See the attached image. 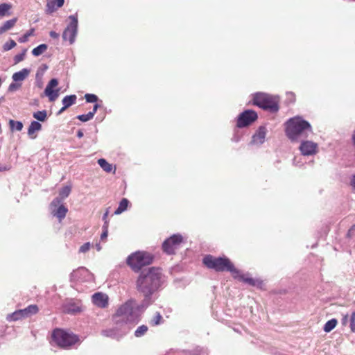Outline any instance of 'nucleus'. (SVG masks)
<instances>
[{"mask_svg": "<svg viewBox=\"0 0 355 355\" xmlns=\"http://www.w3.org/2000/svg\"><path fill=\"white\" fill-rule=\"evenodd\" d=\"M149 304L150 302L145 300L141 304L137 303L134 300L127 301L119 307L113 315L114 323H123L132 328L139 322L141 314Z\"/></svg>", "mask_w": 355, "mask_h": 355, "instance_id": "obj_1", "label": "nucleus"}, {"mask_svg": "<svg viewBox=\"0 0 355 355\" xmlns=\"http://www.w3.org/2000/svg\"><path fill=\"white\" fill-rule=\"evenodd\" d=\"M162 274L158 268H150L143 270L137 280V288L145 295V301L149 302L150 295L163 282Z\"/></svg>", "mask_w": 355, "mask_h": 355, "instance_id": "obj_2", "label": "nucleus"}, {"mask_svg": "<svg viewBox=\"0 0 355 355\" xmlns=\"http://www.w3.org/2000/svg\"><path fill=\"white\" fill-rule=\"evenodd\" d=\"M312 132L311 124L301 116H295L286 122V133L292 141H296L300 137H307Z\"/></svg>", "mask_w": 355, "mask_h": 355, "instance_id": "obj_3", "label": "nucleus"}, {"mask_svg": "<svg viewBox=\"0 0 355 355\" xmlns=\"http://www.w3.org/2000/svg\"><path fill=\"white\" fill-rule=\"evenodd\" d=\"M203 263L209 268L214 269L217 272L228 271L232 276L239 273L230 260L226 257H214L211 255H207L203 259Z\"/></svg>", "mask_w": 355, "mask_h": 355, "instance_id": "obj_4", "label": "nucleus"}, {"mask_svg": "<svg viewBox=\"0 0 355 355\" xmlns=\"http://www.w3.org/2000/svg\"><path fill=\"white\" fill-rule=\"evenodd\" d=\"M278 98L266 93H256L253 96V103L259 107L275 112L279 110Z\"/></svg>", "mask_w": 355, "mask_h": 355, "instance_id": "obj_5", "label": "nucleus"}, {"mask_svg": "<svg viewBox=\"0 0 355 355\" xmlns=\"http://www.w3.org/2000/svg\"><path fill=\"white\" fill-rule=\"evenodd\" d=\"M153 259V257L150 253L137 252L128 257L127 263L134 271L138 272L142 267L150 264Z\"/></svg>", "mask_w": 355, "mask_h": 355, "instance_id": "obj_6", "label": "nucleus"}, {"mask_svg": "<svg viewBox=\"0 0 355 355\" xmlns=\"http://www.w3.org/2000/svg\"><path fill=\"white\" fill-rule=\"evenodd\" d=\"M53 341L59 347L67 349L78 342V337L62 329H55L52 334Z\"/></svg>", "mask_w": 355, "mask_h": 355, "instance_id": "obj_7", "label": "nucleus"}, {"mask_svg": "<svg viewBox=\"0 0 355 355\" xmlns=\"http://www.w3.org/2000/svg\"><path fill=\"white\" fill-rule=\"evenodd\" d=\"M114 324L115 326L112 328L102 330L101 335L105 337L120 340L131 329V327L125 325L123 323Z\"/></svg>", "mask_w": 355, "mask_h": 355, "instance_id": "obj_8", "label": "nucleus"}, {"mask_svg": "<svg viewBox=\"0 0 355 355\" xmlns=\"http://www.w3.org/2000/svg\"><path fill=\"white\" fill-rule=\"evenodd\" d=\"M70 23L64 29L62 33V38L64 41H69L70 44L74 43L78 33V16L77 14L69 17Z\"/></svg>", "mask_w": 355, "mask_h": 355, "instance_id": "obj_9", "label": "nucleus"}, {"mask_svg": "<svg viewBox=\"0 0 355 355\" xmlns=\"http://www.w3.org/2000/svg\"><path fill=\"white\" fill-rule=\"evenodd\" d=\"M182 242L183 237L181 234H173L164 241L162 244V249L168 254H173L180 247Z\"/></svg>", "mask_w": 355, "mask_h": 355, "instance_id": "obj_10", "label": "nucleus"}, {"mask_svg": "<svg viewBox=\"0 0 355 355\" xmlns=\"http://www.w3.org/2000/svg\"><path fill=\"white\" fill-rule=\"evenodd\" d=\"M50 207L52 215L57 217L60 222L65 218L68 209L62 205V199L55 198L51 202Z\"/></svg>", "mask_w": 355, "mask_h": 355, "instance_id": "obj_11", "label": "nucleus"}, {"mask_svg": "<svg viewBox=\"0 0 355 355\" xmlns=\"http://www.w3.org/2000/svg\"><path fill=\"white\" fill-rule=\"evenodd\" d=\"M257 119V114L255 112L248 110L241 113L237 119L236 126L238 128H244L250 125Z\"/></svg>", "mask_w": 355, "mask_h": 355, "instance_id": "obj_12", "label": "nucleus"}, {"mask_svg": "<svg viewBox=\"0 0 355 355\" xmlns=\"http://www.w3.org/2000/svg\"><path fill=\"white\" fill-rule=\"evenodd\" d=\"M299 150L304 156L314 155L318 152V145L312 141L302 140L299 146Z\"/></svg>", "mask_w": 355, "mask_h": 355, "instance_id": "obj_13", "label": "nucleus"}, {"mask_svg": "<svg viewBox=\"0 0 355 355\" xmlns=\"http://www.w3.org/2000/svg\"><path fill=\"white\" fill-rule=\"evenodd\" d=\"M58 85V80L53 78L49 82L44 89V94L49 98L51 102L55 101L59 96L60 89H54Z\"/></svg>", "mask_w": 355, "mask_h": 355, "instance_id": "obj_14", "label": "nucleus"}, {"mask_svg": "<svg viewBox=\"0 0 355 355\" xmlns=\"http://www.w3.org/2000/svg\"><path fill=\"white\" fill-rule=\"evenodd\" d=\"M234 279H237L241 282H243L247 284H249L252 286H255L257 288H261L263 285L262 280L259 279H254L250 277L249 274H243L240 270L239 273L236 276H232Z\"/></svg>", "mask_w": 355, "mask_h": 355, "instance_id": "obj_15", "label": "nucleus"}, {"mask_svg": "<svg viewBox=\"0 0 355 355\" xmlns=\"http://www.w3.org/2000/svg\"><path fill=\"white\" fill-rule=\"evenodd\" d=\"M267 134V129L264 126H260L252 135L250 144L259 146L264 143Z\"/></svg>", "mask_w": 355, "mask_h": 355, "instance_id": "obj_16", "label": "nucleus"}, {"mask_svg": "<svg viewBox=\"0 0 355 355\" xmlns=\"http://www.w3.org/2000/svg\"><path fill=\"white\" fill-rule=\"evenodd\" d=\"M71 278L80 281L89 280L92 278V275L87 268L82 267L73 270L71 274Z\"/></svg>", "mask_w": 355, "mask_h": 355, "instance_id": "obj_17", "label": "nucleus"}, {"mask_svg": "<svg viewBox=\"0 0 355 355\" xmlns=\"http://www.w3.org/2000/svg\"><path fill=\"white\" fill-rule=\"evenodd\" d=\"M92 302L97 306L105 308L108 304V297L105 294L96 293L92 295Z\"/></svg>", "mask_w": 355, "mask_h": 355, "instance_id": "obj_18", "label": "nucleus"}, {"mask_svg": "<svg viewBox=\"0 0 355 355\" xmlns=\"http://www.w3.org/2000/svg\"><path fill=\"white\" fill-rule=\"evenodd\" d=\"M80 311L81 308L78 302L70 301L63 305V311L67 313L73 314Z\"/></svg>", "mask_w": 355, "mask_h": 355, "instance_id": "obj_19", "label": "nucleus"}, {"mask_svg": "<svg viewBox=\"0 0 355 355\" xmlns=\"http://www.w3.org/2000/svg\"><path fill=\"white\" fill-rule=\"evenodd\" d=\"M42 129V125L38 122L33 121L31 123L28 128V135L31 139H35L37 135L35 134L36 132Z\"/></svg>", "mask_w": 355, "mask_h": 355, "instance_id": "obj_20", "label": "nucleus"}, {"mask_svg": "<svg viewBox=\"0 0 355 355\" xmlns=\"http://www.w3.org/2000/svg\"><path fill=\"white\" fill-rule=\"evenodd\" d=\"M29 69H23L21 71L13 73L12 78L15 82L23 81L29 75Z\"/></svg>", "mask_w": 355, "mask_h": 355, "instance_id": "obj_21", "label": "nucleus"}, {"mask_svg": "<svg viewBox=\"0 0 355 355\" xmlns=\"http://www.w3.org/2000/svg\"><path fill=\"white\" fill-rule=\"evenodd\" d=\"M98 164L105 172L110 173L113 171V173H115L116 168L114 167L112 164H109L105 159H99L98 160Z\"/></svg>", "mask_w": 355, "mask_h": 355, "instance_id": "obj_22", "label": "nucleus"}, {"mask_svg": "<svg viewBox=\"0 0 355 355\" xmlns=\"http://www.w3.org/2000/svg\"><path fill=\"white\" fill-rule=\"evenodd\" d=\"M77 96L75 94L66 96L63 98L62 103L64 108H68L76 102Z\"/></svg>", "mask_w": 355, "mask_h": 355, "instance_id": "obj_23", "label": "nucleus"}, {"mask_svg": "<svg viewBox=\"0 0 355 355\" xmlns=\"http://www.w3.org/2000/svg\"><path fill=\"white\" fill-rule=\"evenodd\" d=\"M38 307L36 305H30L26 308L21 309L24 315L26 318L30 317L38 312Z\"/></svg>", "mask_w": 355, "mask_h": 355, "instance_id": "obj_24", "label": "nucleus"}, {"mask_svg": "<svg viewBox=\"0 0 355 355\" xmlns=\"http://www.w3.org/2000/svg\"><path fill=\"white\" fill-rule=\"evenodd\" d=\"M17 22V19L13 18L12 19L6 21L1 27H0V34L4 33L6 31L12 28Z\"/></svg>", "mask_w": 355, "mask_h": 355, "instance_id": "obj_25", "label": "nucleus"}, {"mask_svg": "<svg viewBox=\"0 0 355 355\" xmlns=\"http://www.w3.org/2000/svg\"><path fill=\"white\" fill-rule=\"evenodd\" d=\"M128 204H129V201L126 198H123L121 200V202L119 205V207L115 210L114 214H116V215L121 214L122 212L125 211L128 208Z\"/></svg>", "mask_w": 355, "mask_h": 355, "instance_id": "obj_26", "label": "nucleus"}, {"mask_svg": "<svg viewBox=\"0 0 355 355\" xmlns=\"http://www.w3.org/2000/svg\"><path fill=\"white\" fill-rule=\"evenodd\" d=\"M48 46L45 44H42L34 48L32 51V53L34 56H39L42 54L46 49Z\"/></svg>", "mask_w": 355, "mask_h": 355, "instance_id": "obj_27", "label": "nucleus"}, {"mask_svg": "<svg viewBox=\"0 0 355 355\" xmlns=\"http://www.w3.org/2000/svg\"><path fill=\"white\" fill-rule=\"evenodd\" d=\"M33 116L35 119L44 122L47 118V112L46 110L37 111L33 114Z\"/></svg>", "mask_w": 355, "mask_h": 355, "instance_id": "obj_28", "label": "nucleus"}, {"mask_svg": "<svg viewBox=\"0 0 355 355\" xmlns=\"http://www.w3.org/2000/svg\"><path fill=\"white\" fill-rule=\"evenodd\" d=\"M336 324L337 320L336 319H331L325 323L323 329L327 333L330 332L336 327Z\"/></svg>", "mask_w": 355, "mask_h": 355, "instance_id": "obj_29", "label": "nucleus"}, {"mask_svg": "<svg viewBox=\"0 0 355 355\" xmlns=\"http://www.w3.org/2000/svg\"><path fill=\"white\" fill-rule=\"evenodd\" d=\"M148 327L146 325H141L137 328V329L135 331V336L137 338H140L143 336H144L146 332L148 331Z\"/></svg>", "mask_w": 355, "mask_h": 355, "instance_id": "obj_30", "label": "nucleus"}, {"mask_svg": "<svg viewBox=\"0 0 355 355\" xmlns=\"http://www.w3.org/2000/svg\"><path fill=\"white\" fill-rule=\"evenodd\" d=\"M9 125L11 130H16L17 131H21L23 128V123L21 121H16L12 119L9 121Z\"/></svg>", "mask_w": 355, "mask_h": 355, "instance_id": "obj_31", "label": "nucleus"}, {"mask_svg": "<svg viewBox=\"0 0 355 355\" xmlns=\"http://www.w3.org/2000/svg\"><path fill=\"white\" fill-rule=\"evenodd\" d=\"M71 193V187L70 186H65L59 192V197L60 199H62V201L69 196V195Z\"/></svg>", "mask_w": 355, "mask_h": 355, "instance_id": "obj_32", "label": "nucleus"}, {"mask_svg": "<svg viewBox=\"0 0 355 355\" xmlns=\"http://www.w3.org/2000/svg\"><path fill=\"white\" fill-rule=\"evenodd\" d=\"M35 29L31 28L28 32H26L23 36L19 38L18 41L20 43H24L28 41V39L30 36L34 34Z\"/></svg>", "mask_w": 355, "mask_h": 355, "instance_id": "obj_33", "label": "nucleus"}, {"mask_svg": "<svg viewBox=\"0 0 355 355\" xmlns=\"http://www.w3.org/2000/svg\"><path fill=\"white\" fill-rule=\"evenodd\" d=\"M11 8V6L8 3L0 4V16H4L6 13Z\"/></svg>", "mask_w": 355, "mask_h": 355, "instance_id": "obj_34", "label": "nucleus"}, {"mask_svg": "<svg viewBox=\"0 0 355 355\" xmlns=\"http://www.w3.org/2000/svg\"><path fill=\"white\" fill-rule=\"evenodd\" d=\"M16 45L17 44L13 40H10L4 44L3 49L5 51H7L14 48Z\"/></svg>", "mask_w": 355, "mask_h": 355, "instance_id": "obj_35", "label": "nucleus"}, {"mask_svg": "<svg viewBox=\"0 0 355 355\" xmlns=\"http://www.w3.org/2000/svg\"><path fill=\"white\" fill-rule=\"evenodd\" d=\"M108 227L107 226V223H104L103 227H102V229H103V232L101 235V241H105L106 240L107 237V235H108Z\"/></svg>", "mask_w": 355, "mask_h": 355, "instance_id": "obj_36", "label": "nucleus"}, {"mask_svg": "<svg viewBox=\"0 0 355 355\" xmlns=\"http://www.w3.org/2000/svg\"><path fill=\"white\" fill-rule=\"evenodd\" d=\"M85 98L87 103H95L98 101V97L95 94H87L85 95Z\"/></svg>", "mask_w": 355, "mask_h": 355, "instance_id": "obj_37", "label": "nucleus"}, {"mask_svg": "<svg viewBox=\"0 0 355 355\" xmlns=\"http://www.w3.org/2000/svg\"><path fill=\"white\" fill-rule=\"evenodd\" d=\"M77 119L83 122H87V121L91 120L92 119H93V116H92L91 113L88 112L86 114L78 115L77 116Z\"/></svg>", "mask_w": 355, "mask_h": 355, "instance_id": "obj_38", "label": "nucleus"}, {"mask_svg": "<svg viewBox=\"0 0 355 355\" xmlns=\"http://www.w3.org/2000/svg\"><path fill=\"white\" fill-rule=\"evenodd\" d=\"M26 52V49H24L21 53L17 54L14 57L15 63L17 64V63L21 62L25 58Z\"/></svg>", "mask_w": 355, "mask_h": 355, "instance_id": "obj_39", "label": "nucleus"}, {"mask_svg": "<svg viewBox=\"0 0 355 355\" xmlns=\"http://www.w3.org/2000/svg\"><path fill=\"white\" fill-rule=\"evenodd\" d=\"M53 0L49 1L46 4V11L49 13L53 12L57 8Z\"/></svg>", "mask_w": 355, "mask_h": 355, "instance_id": "obj_40", "label": "nucleus"}, {"mask_svg": "<svg viewBox=\"0 0 355 355\" xmlns=\"http://www.w3.org/2000/svg\"><path fill=\"white\" fill-rule=\"evenodd\" d=\"M91 243L89 242H87L82 245L79 248L80 253H85L88 252L91 248Z\"/></svg>", "mask_w": 355, "mask_h": 355, "instance_id": "obj_41", "label": "nucleus"}, {"mask_svg": "<svg viewBox=\"0 0 355 355\" xmlns=\"http://www.w3.org/2000/svg\"><path fill=\"white\" fill-rule=\"evenodd\" d=\"M349 327L352 332L355 333V312H353L349 317Z\"/></svg>", "mask_w": 355, "mask_h": 355, "instance_id": "obj_42", "label": "nucleus"}, {"mask_svg": "<svg viewBox=\"0 0 355 355\" xmlns=\"http://www.w3.org/2000/svg\"><path fill=\"white\" fill-rule=\"evenodd\" d=\"M162 319V315L159 313H157L154 318L151 320L150 323L153 325H158L161 323V320Z\"/></svg>", "mask_w": 355, "mask_h": 355, "instance_id": "obj_43", "label": "nucleus"}, {"mask_svg": "<svg viewBox=\"0 0 355 355\" xmlns=\"http://www.w3.org/2000/svg\"><path fill=\"white\" fill-rule=\"evenodd\" d=\"M7 319L9 321H15V320H20L21 318L19 317V315L17 314V311H16L14 313H12V314L8 315L7 317Z\"/></svg>", "mask_w": 355, "mask_h": 355, "instance_id": "obj_44", "label": "nucleus"}, {"mask_svg": "<svg viewBox=\"0 0 355 355\" xmlns=\"http://www.w3.org/2000/svg\"><path fill=\"white\" fill-rule=\"evenodd\" d=\"M21 87L20 84L16 83H12L8 87V90L10 92H14L18 89Z\"/></svg>", "mask_w": 355, "mask_h": 355, "instance_id": "obj_45", "label": "nucleus"}, {"mask_svg": "<svg viewBox=\"0 0 355 355\" xmlns=\"http://www.w3.org/2000/svg\"><path fill=\"white\" fill-rule=\"evenodd\" d=\"M300 158H298L297 157H295L294 159H293V164L296 166H302V163L300 161Z\"/></svg>", "mask_w": 355, "mask_h": 355, "instance_id": "obj_46", "label": "nucleus"}, {"mask_svg": "<svg viewBox=\"0 0 355 355\" xmlns=\"http://www.w3.org/2000/svg\"><path fill=\"white\" fill-rule=\"evenodd\" d=\"M108 214H109V209H107L103 216V220L104 223H107V226H109V220H107Z\"/></svg>", "mask_w": 355, "mask_h": 355, "instance_id": "obj_47", "label": "nucleus"}, {"mask_svg": "<svg viewBox=\"0 0 355 355\" xmlns=\"http://www.w3.org/2000/svg\"><path fill=\"white\" fill-rule=\"evenodd\" d=\"M54 3L56 5V8H60L64 4V0H53Z\"/></svg>", "mask_w": 355, "mask_h": 355, "instance_id": "obj_48", "label": "nucleus"}, {"mask_svg": "<svg viewBox=\"0 0 355 355\" xmlns=\"http://www.w3.org/2000/svg\"><path fill=\"white\" fill-rule=\"evenodd\" d=\"M287 98L292 103L295 101V94L293 92H288Z\"/></svg>", "mask_w": 355, "mask_h": 355, "instance_id": "obj_49", "label": "nucleus"}, {"mask_svg": "<svg viewBox=\"0 0 355 355\" xmlns=\"http://www.w3.org/2000/svg\"><path fill=\"white\" fill-rule=\"evenodd\" d=\"M98 104H95L94 105V107L92 109V111H90L89 112V113L92 114V116L94 117V114H96L97 110H98Z\"/></svg>", "mask_w": 355, "mask_h": 355, "instance_id": "obj_50", "label": "nucleus"}, {"mask_svg": "<svg viewBox=\"0 0 355 355\" xmlns=\"http://www.w3.org/2000/svg\"><path fill=\"white\" fill-rule=\"evenodd\" d=\"M98 104H95L94 105V107L92 109V111H90L89 112V113L92 114V116L94 117V114H96L97 110H98Z\"/></svg>", "mask_w": 355, "mask_h": 355, "instance_id": "obj_51", "label": "nucleus"}, {"mask_svg": "<svg viewBox=\"0 0 355 355\" xmlns=\"http://www.w3.org/2000/svg\"><path fill=\"white\" fill-rule=\"evenodd\" d=\"M98 104H95L94 105V107L92 109V111H90L89 112V113L92 114V116L94 117V114H96L97 110H98Z\"/></svg>", "mask_w": 355, "mask_h": 355, "instance_id": "obj_52", "label": "nucleus"}, {"mask_svg": "<svg viewBox=\"0 0 355 355\" xmlns=\"http://www.w3.org/2000/svg\"><path fill=\"white\" fill-rule=\"evenodd\" d=\"M355 231V225H352L347 232V236L351 237L352 233Z\"/></svg>", "mask_w": 355, "mask_h": 355, "instance_id": "obj_53", "label": "nucleus"}, {"mask_svg": "<svg viewBox=\"0 0 355 355\" xmlns=\"http://www.w3.org/2000/svg\"><path fill=\"white\" fill-rule=\"evenodd\" d=\"M49 35H50V36H51V37L55 38V39H57V38H58V37H59V34H58V33H56V32H55V31H51V32L49 33Z\"/></svg>", "mask_w": 355, "mask_h": 355, "instance_id": "obj_54", "label": "nucleus"}, {"mask_svg": "<svg viewBox=\"0 0 355 355\" xmlns=\"http://www.w3.org/2000/svg\"><path fill=\"white\" fill-rule=\"evenodd\" d=\"M351 185L355 189V174L353 175V177L351 180Z\"/></svg>", "mask_w": 355, "mask_h": 355, "instance_id": "obj_55", "label": "nucleus"}, {"mask_svg": "<svg viewBox=\"0 0 355 355\" xmlns=\"http://www.w3.org/2000/svg\"><path fill=\"white\" fill-rule=\"evenodd\" d=\"M17 314L19 315V317L21 318V319L26 318L24 315V313H23L22 311H21V309L17 310Z\"/></svg>", "mask_w": 355, "mask_h": 355, "instance_id": "obj_56", "label": "nucleus"}, {"mask_svg": "<svg viewBox=\"0 0 355 355\" xmlns=\"http://www.w3.org/2000/svg\"><path fill=\"white\" fill-rule=\"evenodd\" d=\"M8 170H9V167H7V166H5L0 165V172H1V171H8Z\"/></svg>", "mask_w": 355, "mask_h": 355, "instance_id": "obj_57", "label": "nucleus"}, {"mask_svg": "<svg viewBox=\"0 0 355 355\" xmlns=\"http://www.w3.org/2000/svg\"><path fill=\"white\" fill-rule=\"evenodd\" d=\"M348 315H345V316H343V324H345V323L347 322V320H348Z\"/></svg>", "mask_w": 355, "mask_h": 355, "instance_id": "obj_58", "label": "nucleus"}, {"mask_svg": "<svg viewBox=\"0 0 355 355\" xmlns=\"http://www.w3.org/2000/svg\"><path fill=\"white\" fill-rule=\"evenodd\" d=\"M77 137H78V138H81V137H83V132L81 130H78V131L77 132Z\"/></svg>", "mask_w": 355, "mask_h": 355, "instance_id": "obj_59", "label": "nucleus"}, {"mask_svg": "<svg viewBox=\"0 0 355 355\" xmlns=\"http://www.w3.org/2000/svg\"><path fill=\"white\" fill-rule=\"evenodd\" d=\"M95 248H96L97 251H101L102 249V247L100 243H96L95 245Z\"/></svg>", "mask_w": 355, "mask_h": 355, "instance_id": "obj_60", "label": "nucleus"}, {"mask_svg": "<svg viewBox=\"0 0 355 355\" xmlns=\"http://www.w3.org/2000/svg\"><path fill=\"white\" fill-rule=\"evenodd\" d=\"M352 142H353L354 146L355 147V129H354V131L352 135Z\"/></svg>", "mask_w": 355, "mask_h": 355, "instance_id": "obj_61", "label": "nucleus"}, {"mask_svg": "<svg viewBox=\"0 0 355 355\" xmlns=\"http://www.w3.org/2000/svg\"><path fill=\"white\" fill-rule=\"evenodd\" d=\"M67 108H64V105L59 110L58 114H62L64 110H66Z\"/></svg>", "mask_w": 355, "mask_h": 355, "instance_id": "obj_62", "label": "nucleus"}]
</instances>
